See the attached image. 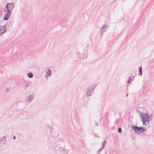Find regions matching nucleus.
Returning <instances> with one entry per match:
<instances>
[{"label":"nucleus","instance_id":"nucleus-1","mask_svg":"<svg viewBox=\"0 0 154 154\" xmlns=\"http://www.w3.org/2000/svg\"><path fill=\"white\" fill-rule=\"evenodd\" d=\"M141 116L143 125L148 123L149 116L146 113H142L141 114Z\"/></svg>","mask_w":154,"mask_h":154},{"label":"nucleus","instance_id":"nucleus-2","mask_svg":"<svg viewBox=\"0 0 154 154\" xmlns=\"http://www.w3.org/2000/svg\"><path fill=\"white\" fill-rule=\"evenodd\" d=\"M133 128L135 131L138 133L143 132L145 130L143 128L138 127L135 126H133Z\"/></svg>","mask_w":154,"mask_h":154},{"label":"nucleus","instance_id":"nucleus-3","mask_svg":"<svg viewBox=\"0 0 154 154\" xmlns=\"http://www.w3.org/2000/svg\"><path fill=\"white\" fill-rule=\"evenodd\" d=\"M14 7V5L12 3H8L6 6V8L8 12L11 13V11Z\"/></svg>","mask_w":154,"mask_h":154},{"label":"nucleus","instance_id":"nucleus-4","mask_svg":"<svg viewBox=\"0 0 154 154\" xmlns=\"http://www.w3.org/2000/svg\"><path fill=\"white\" fill-rule=\"evenodd\" d=\"M6 30V27L5 26H0V35H1Z\"/></svg>","mask_w":154,"mask_h":154},{"label":"nucleus","instance_id":"nucleus-5","mask_svg":"<svg viewBox=\"0 0 154 154\" xmlns=\"http://www.w3.org/2000/svg\"><path fill=\"white\" fill-rule=\"evenodd\" d=\"M11 13L7 12L6 14L4 16V19L5 20H7L9 19L11 15Z\"/></svg>","mask_w":154,"mask_h":154},{"label":"nucleus","instance_id":"nucleus-6","mask_svg":"<svg viewBox=\"0 0 154 154\" xmlns=\"http://www.w3.org/2000/svg\"><path fill=\"white\" fill-rule=\"evenodd\" d=\"M51 72L50 70H48L46 73V76L49 77L51 76Z\"/></svg>","mask_w":154,"mask_h":154},{"label":"nucleus","instance_id":"nucleus-7","mask_svg":"<svg viewBox=\"0 0 154 154\" xmlns=\"http://www.w3.org/2000/svg\"><path fill=\"white\" fill-rule=\"evenodd\" d=\"M139 74L140 75H142V68L141 67L139 68Z\"/></svg>","mask_w":154,"mask_h":154},{"label":"nucleus","instance_id":"nucleus-8","mask_svg":"<svg viewBox=\"0 0 154 154\" xmlns=\"http://www.w3.org/2000/svg\"><path fill=\"white\" fill-rule=\"evenodd\" d=\"M28 77H32L33 74L32 73H29L28 74Z\"/></svg>","mask_w":154,"mask_h":154},{"label":"nucleus","instance_id":"nucleus-9","mask_svg":"<svg viewBox=\"0 0 154 154\" xmlns=\"http://www.w3.org/2000/svg\"><path fill=\"white\" fill-rule=\"evenodd\" d=\"M118 131L119 133H121V128H119V129H118Z\"/></svg>","mask_w":154,"mask_h":154},{"label":"nucleus","instance_id":"nucleus-10","mask_svg":"<svg viewBox=\"0 0 154 154\" xmlns=\"http://www.w3.org/2000/svg\"><path fill=\"white\" fill-rule=\"evenodd\" d=\"M13 138L14 139H15V136H14V137H13Z\"/></svg>","mask_w":154,"mask_h":154},{"label":"nucleus","instance_id":"nucleus-11","mask_svg":"<svg viewBox=\"0 0 154 154\" xmlns=\"http://www.w3.org/2000/svg\"><path fill=\"white\" fill-rule=\"evenodd\" d=\"M4 11H5V8H4Z\"/></svg>","mask_w":154,"mask_h":154}]
</instances>
